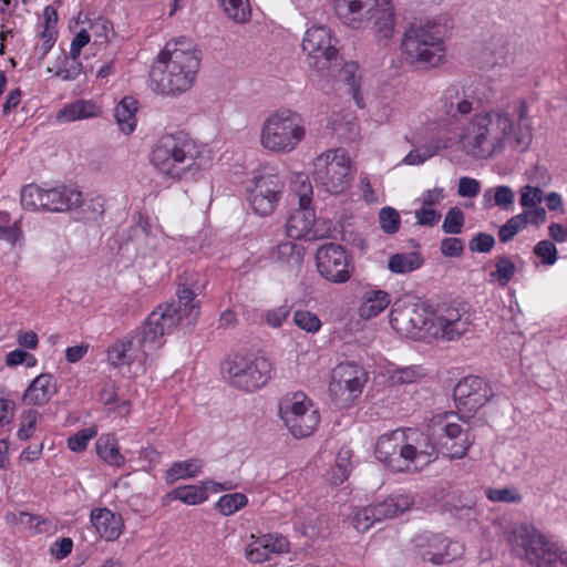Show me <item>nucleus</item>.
Listing matches in <instances>:
<instances>
[{"label": "nucleus", "mask_w": 567, "mask_h": 567, "mask_svg": "<svg viewBox=\"0 0 567 567\" xmlns=\"http://www.w3.org/2000/svg\"><path fill=\"white\" fill-rule=\"evenodd\" d=\"M284 183L278 174L264 173L255 177L254 187L248 192V202L260 216L270 215L281 196Z\"/></svg>", "instance_id": "a211bd4d"}, {"label": "nucleus", "mask_w": 567, "mask_h": 567, "mask_svg": "<svg viewBox=\"0 0 567 567\" xmlns=\"http://www.w3.org/2000/svg\"><path fill=\"white\" fill-rule=\"evenodd\" d=\"M312 178L328 193L346 192L353 179L351 161L343 148L328 150L313 159Z\"/></svg>", "instance_id": "6e6552de"}, {"label": "nucleus", "mask_w": 567, "mask_h": 567, "mask_svg": "<svg viewBox=\"0 0 567 567\" xmlns=\"http://www.w3.org/2000/svg\"><path fill=\"white\" fill-rule=\"evenodd\" d=\"M512 551L535 567H567V551L528 524L514 525L505 532Z\"/></svg>", "instance_id": "39448f33"}, {"label": "nucleus", "mask_w": 567, "mask_h": 567, "mask_svg": "<svg viewBox=\"0 0 567 567\" xmlns=\"http://www.w3.org/2000/svg\"><path fill=\"white\" fill-rule=\"evenodd\" d=\"M440 103L444 114L453 118H457L458 115H466L473 110L471 96L458 84L447 86L443 91Z\"/></svg>", "instance_id": "393cba45"}, {"label": "nucleus", "mask_w": 567, "mask_h": 567, "mask_svg": "<svg viewBox=\"0 0 567 567\" xmlns=\"http://www.w3.org/2000/svg\"><path fill=\"white\" fill-rule=\"evenodd\" d=\"M526 461V454L516 449L509 447L501 455L499 462L502 464L503 471L506 473H513L520 468Z\"/></svg>", "instance_id": "09e8293b"}, {"label": "nucleus", "mask_w": 567, "mask_h": 567, "mask_svg": "<svg viewBox=\"0 0 567 567\" xmlns=\"http://www.w3.org/2000/svg\"><path fill=\"white\" fill-rule=\"evenodd\" d=\"M454 412L433 415L429 422L431 434L417 429L404 430L406 472L421 468L437 458L439 449L449 458L464 457L474 443L468 430H463Z\"/></svg>", "instance_id": "f257e3e1"}, {"label": "nucleus", "mask_w": 567, "mask_h": 567, "mask_svg": "<svg viewBox=\"0 0 567 567\" xmlns=\"http://www.w3.org/2000/svg\"><path fill=\"white\" fill-rule=\"evenodd\" d=\"M204 285H199L193 274L184 272L178 278L175 303L159 305L145 319L137 340L144 352L156 351L163 346V337L178 326L192 328L199 316V301L196 296Z\"/></svg>", "instance_id": "f03ea898"}, {"label": "nucleus", "mask_w": 567, "mask_h": 567, "mask_svg": "<svg viewBox=\"0 0 567 567\" xmlns=\"http://www.w3.org/2000/svg\"><path fill=\"white\" fill-rule=\"evenodd\" d=\"M142 330V327L136 330L132 339H121L110 346L107 350L109 362L117 368L123 365H131L135 359L133 348L136 346L143 354L146 357L153 351L144 352L137 340V333Z\"/></svg>", "instance_id": "bb28decb"}, {"label": "nucleus", "mask_w": 567, "mask_h": 567, "mask_svg": "<svg viewBox=\"0 0 567 567\" xmlns=\"http://www.w3.org/2000/svg\"><path fill=\"white\" fill-rule=\"evenodd\" d=\"M42 420V414L34 409H27L20 415V425L17 436L21 441L33 436L38 423Z\"/></svg>", "instance_id": "ea45409f"}, {"label": "nucleus", "mask_w": 567, "mask_h": 567, "mask_svg": "<svg viewBox=\"0 0 567 567\" xmlns=\"http://www.w3.org/2000/svg\"><path fill=\"white\" fill-rule=\"evenodd\" d=\"M518 216L523 218L525 227L528 224L542 225L546 220V210L542 206H536L524 209L520 214H518Z\"/></svg>", "instance_id": "338daca9"}, {"label": "nucleus", "mask_w": 567, "mask_h": 567, "mask_svg": "<svg viewBox=\"0 0 567 567\" xmlns=\"http://www.w3.org/2000/svg\"><path fill=\"white\" fill-rule=\"evenodd\" d=\"M82 70V62H73L66 59V54L62 53L56 59L54 75L62 81H74L76 80Z\"/></svg>", "instance_id": "a19ab883"}, {"label": "nucleus", "mask_w": 567, "mask_h": 567, "mask_svg": "<svg viewBox=\"0 0 567 567\" xmlns=\"http://www.w3.org/2000/svg\"><path fill=\"white\" fill-rule=\"evenodd\" d=\"M368 21L377 37L389 40L394 32L395 13L390 0H375L374 7L368 10Z\"/></svg>", "instance_id": "4be33fe9"}, {"label": "nucleus", "mask_w": 567, "mask_h": 567, "mask_svg": "<svg viewBox=\"0 0 567 567\" xmlns=\"http://www.w3.org/2000/svg\"><path fill=\"white\" fill-rule=\"evenodd\" d=\"M223 8L231 20L246 23L250 20L251 9L248 0H221Z\"/></svg>", "instance_id": "58836bf2"}, {"label": "nucleus", "mask_w": 567, "mask_h": 567, "mask_svg": "<svg viewBox=\"0 0 567 567\" xmlns=\"http://www.w3.org/2000/svg\"><path fill=\"white\" fill-rule=\"evenodd\" d=\"M464 225V213L458 207H452L446 213L442 229L445 234L457 235L462 233Z\"/></svg>", "instance_id": "3c124183"}, {"label": "nucleus", "mask_w": 567, "mask_h": 567, "mask_svg": "<svg viewBox=\"0 0 567 567\" xmlns=\"http://www.w3.org/2000/svg\"><path fill=\"white\" fill-rule=\"evenodd\" d=\"M259 538L269 555L289 551V542L281 535L266 534Z\"/></svg>", "instance_id": "4d7b16f0"}, {"label": "nucleus", "mask_w": 567, "mask_h": 567, "mask_svg": "<svg viewBox=\"0 0 567 567\" xmlns=\"http://www.w3.org/2000/svg\"><path fill=\"white\" fill-rule=\"evenodd\" d=\"M493 193L494 205L502 209H509L514 204L515 193L509 186L501 185L495 188L487 189L484 193V198L489 200Z\"/></svg>", "instance_id": "49530a36"}, {"label": "nucleus", "mask_w": 567, "mask_h": 567, "mask_svg": "<svg viewBox=\"0 0 567 567\" xmlns=\"http://www.w3.org/2000/svg\"><path fill=\"white\" fill-rule=\"evenodd\" d=\"M96 434L97 430L94 426L83 429L68 439V447L73 452H82Z\"/></svg>", "instance_id": "6e6d98bb"}, {"label": "nucleus", "mask_w": 567, "mask_h": 567, "mask_svg": "<svg viewBox=\"0 0 567 567\" xmlns=\"http://www.w3.org/2000/svg\"><path fill=\"white\" fill-rule=\"evenodd\" d=\"M56 381L53 374L42 373L34 378L22 395L25 405H44L56 393Z\"/></svg>", "instance_id": "b1692460"}, {"label": "nucleus", "mask_w": 567, "mask_h": 567, "mask_svg": "<svg viewBox=\"0 0 567 567\" xmlns=\"http://www.w3.org/2000/svg\"><path fill=\"white\" fill-rule=\"evenodd\" d=\"M290 313L287 306H280L275 309L268 310L265 315V321L272 328H279Z\"/></svg>", "instance_id": "774afa93"}, {"label": "nucleus", "mask_w": 567, "mask_h": 567, "mask_svg": "<svg viewBox=\"0 0 567 567\" xmlns=\"http://www.w3.org/2000/svg\"><path fill=\"white\" fill-rule=\"evenodd\" d=\"M493 396L488 383L474 375L463 378L453 390V399L460 411L475 412Z\"/></svg>", "instance_id": "aec40b11"}, {"label": "nucleus", "mask_w": 567, "mask_h": 567, "mask_svg": "<svg viewBox=\"0 0 567 567\" xmlns=\"http://www.w3.org/2000/svg\"><path fill=\"white\" fill-rule=\"evenodd\" d=\"M404 430H394L381 435L374 449L375 457L393 472H406Z\"/></svg>", "instance_id": "412c9836"}, {"label": "nucleus", "mask_w": 567, "mask_h": 567, "mask_svg": "<svg viewBox=\"0 0 567 567\" xmlns=\"http://www.w3.org/2000/svg\"><path fill=\"white\" fill-rule=\"evenodd\" d=\"M137 101L132 96H125L116 105L114 117L120 130L125 134H131L136 127Z\"/></svg>", "instance_id": "72a5a7b5"}, {"label": "nucleus", "mask_w": 567, "mask_h": 567, "mask_svg": "<svg viewBox=\"0 0 567 567\" xmlns=\"http://www.w3.org/2000/svg\"><path fill=\"white\" fill-rule=\"evenodd\" d=\"M99 114L97 106L91 101L79 100L64 105L56 114L59 122H74L91 118Z\"/></svg>", "instance_id": "473e14b6"}, {"label": "nucleus", "mask_w": 567, "mask_h": 567, "mask_svg": "<svg viewBox=\"0 0 567 567\" xmlns=\"http://www.w3.org/2000/svg\"><path fill=\"white\" fill-rule=\"evenodd\" d=\"M248 503L247 496L243 493L223 495L216 503V508L224 516H229L245 507Z\"/></svg>", "instance_id": "37998d69"}, {"label": "nucleus", "mask_w": 567, "mask_h": 567, "mask_svg": "<svg viewBox=\"0 0 567 567\" xmlns=\"http://www.w3.org/2000/svg\"><path fill=\"white\" fill-rule=\"evenodd\" d=\"M496 269L491 272V277L495 279L501 286H506L513 278L516 266L507 257L501 256L496 259Z\"/></svg>", "instance_id": "de8ad7c7"}, {"label": "nucleus", "mask_w": 567, "mask_h": 567, "mask_svg": "<svg viewBox=\"0 0 567 567\" xmlns=\"http://www.w3.org/2000/svg\"><path fill=\"white\" fill-rule=\"evenodd\" d=\"M202 462L197 458H189L174 463L166 472V480L175 482L196 476L202 470Z\"/></svg>", "instance_id": "e433bc0d"}, {"label": "nucleus", "mask_w": 567, "mask_h": 567, "mask_svg": "<svg viewBox=\"0 0 567 567\" xmlns=\"http://www.w3.org/2000/svg\"><path fill=\"white\" fill-rule=\"evenodd\" d=\"M6 364L8 367L25 364V367L32 368L37 364V359L33 354L27 352L23 349H16L7 354Z\"/></svg>", "instance_id": "0e129e2a"}, {"label": "nucleus", "mask_w": 567, "mask_h": 567, "mask_svg": "<svg viewBox=\"0 0 567 567\" xmlns=\"http://www.w3.org/2000/svg\"><path fill=\"white\" fill-rule=\"evenodd\" d=\"M390 305V295L384 290H368L362 297L358 313L362 319L379 316Z\"/></svg>", "instance_id": "c756f323"}, {"label": "nucleus", "mask_w": 567, "mask_h": 567, "mask_svg": "<svg viewBox=\"0 0 567 567\" xmlns=\"http://www.w3.org/2000/svg\"><path fill=\"white\" fill-rule=\"evenodd\" d=\"M372 0H333V8L339 20L352 28L359 29L362 27L363 9Z\"/></svg>", "instance_id": "cd10ccee"}, {"label": "nucleus", "mask_w": 567, "mask_h": 567, "mask_svg": "<svg viewBox=\"0 0 567 567\" xmlns=\"http://www.w3.org/2000/svg\"><path fill=\"white\" fill-rule=\"evenodd\" d=\"M306 136L303 120L290 110L271 113L260 131V145L272 153L289 154Z\"/></svg>", "instance_id": "0eeeda50"}, {"label": "nucleus", "mask_w": 567, "mask_h": 567, "mask_svg": "<svg viewBox=\"0 0 567 567\" xmlns=\"http://www.w3.org/2000/svg\"><path fill=\"white\" fill-rule=\"evenodd\" d=\"M279 416L296 439L312 435L320 422L318 410L302 392L288 394L279 401Z\"/></svg>", "instance_id": "f8f14e48"}, {"label": "nucleus", "mask_w": 567, "mask_h": 567, "mask_svg": "<svg viewBox=\"0 0 567 567\" xmlns=\"http://www.w3.org/2000/svg\"><path fill=\"white\" fill-rule=\"evenodd\" d=\"M513 144V147L524 152L532 143V131L527 125H518V130L511 132L509 136L506 137Z\"/></svg>", "instance_id": "052dcab7"}, {"label": "nucleus", "mask_w": 567, "mask_h": 567, "mask_svg": "<svg viewBox=\"0 0 567 567\" xmlns=\"http://www.w3.org/2000/svg\"><path fill=\"white\" fill-rule=\"evenodd\" d=\"M90 522L96 533L105 540H115L123 532L124 523L120 514L106 507L94 508L90 514Z\"/></svg>", "instance_id": "5701e85b"}, {"label": "nucleus", "mask_w": 567, "mask_h": 567, "mask_svg": "<svg viewBox=\"0 0 567 567\" xmlns=\"http://www.w3.org/2000/svg\"><path fill=\"white\" fill-rule=\"evenodd\" d=\"M367 380L362 367L354 362H341L332 370L330 394L340 406H348L361 394Z\"/></svg>", "instance_id": "2eb2a0df"}, {"label": "nucleus", "mask_w": 567, "mask_h": 567, "mask_svg": "<svg viewBox=\"0 0 567 567\" xmlns=\"http://www.w3.org/2000/svg\"><path fill=\"white\" fill-rule=\"evenodd\" d=\"M534 254L542 258L543 264L547 266L554 265L557 260V248L549 240H540L534 247Z\"/></svg>", "instance_id": "680f3d73"}, {"label": "nucleus", "mask_w": 567, "mask_h": 567, "mask_svg": "<svg viewBox=\"0 0 567 567\" xmlns=\"http://www.w3.org/2000/svg\"><path fill=\"white\" fill-rule=\"evenodd\" d=\"M292 320H293V323L299 329H301L308 333H316L322 327V322L318 318V316L308 310H296L293 312Z\"/></svg>", "instance_id": "a18cd8bd"}, {"label": "nucleus", "mask_w": 567, "mask_h": 567, "mask_svg": "<svg viewBox=\"0 0 567 567\" xmlns=\"http://www.w3.org/2000/svg\"><path fill=\"white\" fill-rule=\"evenodd\" d=\"M303 254L305 249L301 245L293 241H285L277 246L272 258L289 270H297L302 264Z\"/></svg>", "instance_id": "f704fd0d"}, {"label": "nucleus", "mask_w": 567, "mask_h": 567, "mask_svg": "<svg viewBox=\"0 0 567 567\" xmlns=\"http://www.w3.org/2000/svg\"><path fill=\"white\" fill-rule=\"evenodd\" d=\"M4 522L10 526L22 525L34 534L41 533L42 528L40 527L41 522L39 516L27 512H7L4 515Z\"/></svg>", "instance_id": "79ce46f5"}, {"label": "nucleus", "mask_w": 567, "mask_h": 567, "mask_svg": "<svg viewBox=\"0 0 567 567\" xmlns=\"http://www.w3.org/2000/svg\"><path fill=\"white\" fill-rule=\"evenodd\" d=\"M513 121L505 111L475 115L463 134L466 153L475 158H487L503 148L512 132Z\"/></svg>", "instance_id": "423d86ee"}, {"label": "nucleus", "mask_w": 567, "mask_h": 567, "mask_svg": "<svg viewBox=\"0 0 567 567\" xmlns=\"http://www.w3.org/2000/svg\"><path fill=\"white\" fill-rule=\"evenodd\" d=\"M246 557L254 564H261L270 559V556L259 537L246 547Z\"/></svg>", "instance_id": "69168bd1"}, {"label": "nucleus", "mask_w": 567, "mask_h": 567, "mask_svg": "<svg viewBox=\"0 0 567 567\" xmlns=\"http://www.w3.org/2000/svg\"><path fill=\"white\" fill-rule=\"evenodd\" d=\"M472 320V312L466 305H437L433 307L430 336L445 341L460 339L468 331Z\"/></svg>", "instance_id": "ddd939ff"}, {"label": "nucleus", "mask_w": 567, "mask_h": 567, "mask_svg": "<svg viewBox=\"0 0 567 567\" xmlns=\"http://www.w3.org/2000/svg\"><path fill=\"white\" fill-rule=\"evenodd\" d=\"M379 223L385 234H394L400 228V215L392 207H383L379 213Z\"/></svg>", "instance_id": "603ef678"}, {"label": "nucleus", "mask_w": 567, "mask_h": 567, "mask_svg": "<svg viewBox=\"0 0 567 567\" xmlns=\"http://www.w3.org/2000/svg\"><path fill=\"white\" fill-rule=\"evenodd\" d=\"M44 189L38 185L30 184L21 190V205L30 210H43Z\"/></svg>", "instance_id": "c03bdc74"}, {"label": "nucleus", "mask_w": 567, "mask_h": 567, "mask_svg": "<svg viewBox=\"0 0 567 567\" xmlns=\"http://www.w3.org/2000/svg\"><path fill=\"white\" fill-rule=\"evenodd\" d=\"M301 45L310 69L321 78L334 76V71L340 65V58L337 47L332 43L329 28L318 25L308 29Z\"/></svg>", "instance_id": "1a4fd4ad"}, {"label": "nucleus", "mask_w": 567, "mask_h": 567, "mask_svg": "<svg viewBox=\"0 0 567 567\" xmlns=\"http://www.w3.org/2000/svg\"><path fill=\"white\" fill-rule=\"evenodd\" d=\"M204 147L183 133L165 134L151 152V162L157 171L175 181L195 177L209 163Z\"/></svg>", "instance_id": "20e7f679"}, {"label": "nucleus", "mask_w": 567, "mask_h": 567, "mask_svg": "<svg viewBox=\"0 0 567 567\" xmlns=\"http://www.w3.org/2000/svg\"><path fill=\"white\" fill-rule=\"evenodd\" d=\"M422 262L417 252L395 254L390 257L388 267L393 274H406L420 268Z\"/></svg>", "instance_id": "4c0bfd02"}, {"label": "nucleus", "mask_w": 567, "mask_h": 567, "mask_svg": "<svg viewBox=\"0 0 567 567\" xmlns=\"http://www.w3.org/2000/svg\"><path fill=\"white\" fill-rule=\"evenodd\" d=\"M317 269L328 281L347 282L351 278L350 259L344 248L334 243L320 246L316 252Z\"/></svg>", "instance_id": "f3484780"}, {"label": "nucleus", "mask_w": 567, "mask_h": 567, "mask_svg": "<svg viewBox=\"0 0 567 567\" xmlns=\"http://www.w3.org/2000/svg\"><path fill=\"white\" fill-rule=\"evenodd\" d=\"M495 245V238L487 233L476 234L468 243V248L473 252H489Z\"/></svg>", "instance_id": "e2e57ef3"}, {"label": "nucleus", "mask_w": 567, "mask_h": 567, "mask_svg": "<svg viewBox=\"0 0 567 567\" xmlns=\"http://www.w3.org/2000/svg\"><path fill=\"white\" fill-rule=\"evenodd\" d=\"M200 66L199 52L192 40L181 37L166 42L151 69L154 90L164 95L188 91Z\"/></svg>", "instance_id": "7ed1b4c3"}, {"label": "nucleus", "mask_w": 567, "mask_h": 567, "mask_svg": "<svg viewBox=\"0 0 567 567\" xmlns=\"http://www.w3.org/2000/svg\"><path fill=\"white\" fill-rule=\"evenodd\" d=\"M82 203V193L66 186L44 189L43 210L64 212L79 207Z\"/></svg>", "instance_id": "a878e982"}, {"label": "nucleus", "mask_w": 567, "mask_h": 567, "mask_svg": "<svg viewBox=\"0 0 567 567\" xmlns=\"http://www.w3.org/2000/svg\"><path fill=\"white\" fill-rule=\"evenodd\" d=\"M95 449L97 455L112 466L120 467L125 462L124 456L120 453L117 442L112 435H101L95 443Z\"/></svg>", "instance_id": "c9c22d12"}, {"label": "nucleus", "mask_w": 567, "mask_h": 567, "mask_svg": "<svg viewBox=\"0 0 567 567\" xmlns=\"http://www.w3.org/2000/svg\"><path fill=\"white\" fill-rule=\"evenodd\" d=\"M298 186L296 194L298 195V208L292 210L286 223V233L288 237L293 239L306 238L312 240L318 234L313 230L316 223L315 209L311 207L312 186L305 175H298Z\"/></svg>", "instance_id": "4468645a"}, {"label": "nucleus", "mask_w": 567, "mask_h": 567, "mask_svg": "<svg viewBox=\"0 0 567 567\" xmlns=\"http://www.w3.org/2000/svg\"><path fill=\"white\" fill-rule=\"evenodd\" d=\"M525 228L523 218L518 215L511 217L498 230V238L502 243L511 241L520 230Z\"/></svg>", "instance_id": "13d9d810"}, {"label": "nucleus", "mask_w": 567, "mask_h": 567, "mask_svg": "<svg viewBox=\"0 0 567 567\" xmlns=\"http://www.w3.org/2000/svg\"><path fill=\"white\" fill-rule=\"evenodd\" d=\"M486 497L497 503L518 504L522 501V495L515 487L488 488Z\"/></svg>", "instance_id": "8fccbe9b"}, {"label": "nucleus", "mask_w": 567, "mask_h": 567, "mask_svg": "<svg viewBox=\"0 0 567 567\" xmlns=\"http://www.w3.org/2000/svg\"><path fill=\"white\" fill-rule=\"evenodd\" d=\"M224 370L235 388L250 392L267 384L272 364L265 357L234 354L225 362Z\"/></svg>", "instance_id": "9b49d317"}, {"label": "nucleus", "mask_w": 567, "mask_h": 567, "mask_svg": "<svg viewBox=\"0 0 567 567\" xmlns=\"http://www.w3.org/2000/svg\"><path fill=\"white\" fill-rule=\"evenodd\" d=\"M402 48L406 56L423 66H435L443 58V42L433 23H413L405 32Z\"/></svg>", "instance_id": "9d476101"}, {"label": "nucleus", "mask_w": 567, "mask_h": 567, "mask_svg": "<svg viewBox=\"0 0 567 567\" xmlns=\"http://www.w3.org/2000/svg\"><path fill=\"white\" fill-rule=\"evenodd\" d=\"M433 307L425 302L393 309L390 313V324L399 333L419 338L430 336Z\"/></svg>", "instance_id": "dca6fc26"}, {"label": "nucleus", "mask_w": 567, "mask_h": 567, "mask_svg": "<svg viewBox=\"0 0 567 567\" xmlns=\"http://www.w3.org/2000/svg\"><path fill=\"white\" fill-rule=\"evenodd\" d=\"M414 501L410 495L400 494L370 506L377 519L382 522L384 519L396 517L398 515L409 511Z\"/></svg>", "instance_id": "c85d7f7f"}, {"label": "nucleus", "mask_w": 567, "mask_h": 567, "mask_svg": "<svg viewBox=\"0 0 567 567\" xmlns=\"http://www.w3.org/2000/svg\"><path fill=\"white\" fill-rule=\"evenodd\" d=\"M519 204L525 209L539 206L543 202V190L539 187L525 185L519 190Z\"/></svg>", "instance_id": "bf43d9fd"}, {"label": "nucleus", "mask_w": 567, "mask_h": 567, "mask_svg": "<svg viewBox=\"0 0 567 567\" xmlns=\"http://www.w3.org/2000/svg\"><path fill=\"white\" fill-rule=\"evenodd\" d=\"M359 65L355 62H347L341 64L334 71L338 73L340 80L349 86V92L352 95L355 104L362 109L364 107L363 96L361 94V75L358 74Z\"/></svg>", "instance_id": "2f4dec72"}, {"label": "nucleus", "mask_w": 567, "mask_h": 567, "mask_svg": "<svg viewBox=\"0 0 567 567\" xmlns=\"http://www.w3.org/2000/svg\"><path fill=\"white\" fill-rule=\"evenodd\" d=\"M414 549L421 560L434 565L453 561L462 554V547L442 535L424 534L413 539Z\"/></svg>", "instance_id": "6ab92c4d"}, {"label": "nucleus", "mask_w": 567, "mask_h": 567, "mask_svg": "<svg viewBox=\"0 0 567 567\" xmlns=\"http://www.w3.org/2000/svg\"><path fill=\"white\" fill-rule=\"evenodd\" d=\"M375 523L379 520L370 505L357 511L352 517V525L359 533H365Z\"/></svg>", "instance_id": "5fc2aeb1"}, {"label": "nucleus", "mask_w": 567, "mask_h": 567, "mask_svg": "<svg viewBox=\"0 0 567 567\" xmlns=\"http://www.w3.org/2000/svg\"><path fill=\"white\" fill-rule=\"evenodd\" d=\"M208 498L207 487L197 485L179 486L164 495L162 502L167 505L171 501L177 499L187 505H198Z\"/></svg>", "instance_id": "7c9ffc66"}, {"label": "nucleus", "mask_w": 567, "mask_h": 567, "mask_svg": "<svg viewBox=\"0 0 567 567\" xmlns=\"http://www.w3.org/2000/svg\"><path fill=\"white\" fill-rule=\"evenodd\" d=\"M424 375L421 367H405L396 369L390 377L393 384H410Z\"/></svg>", "instance_id": "864d4df0"}]
</instances>
